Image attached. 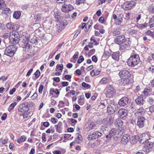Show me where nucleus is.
Here are the masks:
<instances>
[{
  "label": "nucleus",
  "mask_w": 154,
  "mask_h": 154,
  "mask_svg": "<svg viewBox=\"0 0 154 154\" xmlns=\"http://www.w3.org/2000/svg\"><path fill=\"white\" fill-rule=\"evenodd\" d=\"M86 24L85 23H82V25H80L79 26V28L81 29H83L85 27V28H86Z\"/></svg>",
  "instance_id": "56"
},
{
  "label": "nucleus",
  "mask_w": 154,
  "mask_h": 154,
  "mask_svg": "<svg viewBox=\"0 0 154 154\" xmlns=\"http://www.w3.org/2000/svg\"><path fill=\"white\" fill-rule=\"evenodd\" d=\"M82 85L83 87L86 88H88L89 86H90L89 84H87L85 82H82Z\"/></svg>",
  "instance_id": "62"
},
{
  "label": "nucleus",
  "mask_w": 154,
  "mask_h": 154,
  "mask_svg": "<svg viewBox=\"0 0 154 154\" xmlns=\"http://www.w3.org/2000/svg\"><path fill=\"white\" fill-rule=\"evenodd\" d=\"M73 7L71 5L64 4L62 6L61 9L62 11L64 12H67L73 10Z\"/></svg>",
  "instance_id": "11"
},
{
  "label": "nucleus",
  "mask_w": 154,
  "mask_h": 154,
  "mask_svg": "<svg viewBox=\"0 0 154 154\" xmlns=\"http://www.w3.org/2000/svg\"><path fill=\"white\" fill-rule=\"evenodd\" d=\"M6 26L8 29L10 30H15L17 29V25L14 23L11 22L7 23L6 24Z\"/></svg>",
  "instance_id": "15"
},
{
  "label": "nucleus",
  "mask_w": 154,
  "mask_h": 154,
  "mask_svg": "<svg viewBox=\"0 0 154 154\" xmlns=\"http://www.w3.org/2000/svg\"><path fill=\"white\" fill-rule=\"evenodd\" d=\"M8 140L6 139L3 140L2 139H0V143H1L2 144H5L7 143Z\"/></svg>",
  "instance_id": "58"
},
{
  "label": "nucleus",
  "mask_w": 154,
  "mask_h": 154,
  "mask_svg": "<svg viewBox=\"0 0 154 154\" xmlns=\"http://www.w3.org/2000/svg\"><path fill=\"white\" fill-rule=\"evenodd\" d=\"M39 40L38 37L34 36L30 40V42L32 44H37Z\"/></svg>",
  "instance_id": "26"
},
{
  "label": "nucleus",
  "mask_w": 154,
  "mask_h": 154,
  "mask_svg": "<svg viewBox=\"0 0 154 154\" xmlns=\"http://www.w3.org/2000/svg\"><path fill=\"white\" fill-rule=\"evenodd\" d=\"M113 120L112 118H109L107 119L106 122L107 125H110L113 123Z\"/></svg>",
  "instance_id": "47"
},
{
  "label": "nucleus",
  "mask_w": 154,
  "mask_h": 154,
  "mask_svg": "<svg viewBox=\"0 0 154 154\" xmlns=\"http://www.w3.org/2000/svg\"><path fill=\"white\" fill-rule=\"evenodd\" d=\"M146 35H150L152 37H154V32H152L150 30H148L146 32Z\"/></svg>",
  "instance_id": "45"
},
{
  "label": "nucleus",
  "mask_w": 154,
  "mask_h": 154,
  "mask_svg": "<svg viewBox=\"0 0 154 154\" xmlns=\"http://www.w3.org/2000/svg\"><path fill=\"white\" fill-rule=\"evenodd\" d=\"M90 40L92 44H94V45H97V42L95 39L93 38V37H92L91 38Z\"/></svg>",
  "instance_id": "53"
},
{
  "label": "nucleus",
  "mask_w": 154,
  "mask_h": 154,
  "mask_svg": "<svg viewBox=\"0 0 154 154\" xmlns=\"http://www.w3.org/2000/svg\"><path fill=\"white\" fill-rule=\"evenodd\" d=\"M105 90V94L107 98L112 97L116 93V91L113 86L110 85L107 86Z\"/></svg>",
  "instance_id": "4"
},
{
  "label": "nucleus",
  "mask_w": 154,
  "mask_h": 154,
  "mask_svg": "<svg viewBox=\"0 0 154 154\" xmlns=\"http://www.w3.org/2000/svg\"><path fill=\"white\" fill-rule=\"evenodd\" d=\"M19 37L14 38L10 39V41L13 44H17L18 43L20 40Z\"/></svg>",
  "instance_id": "36"
},
{
  "label": "nucleus",
  "mask_w": 154,
  "mask_h": 154,
  "mask_svg": "<svg viewBox=\"0 0 154 154\" xmlns=\"http://www.w3.org/2000/svg\"><path fill=\"white\" fill-rule=\"evenodd\" d=\"M51 121L54 124H56L58 122L57 119L55 118H52L51 119Z\"/></svg>",
  "instance_id": "57"
},
{
  "label": "nucleus",
  "mask_w": 154,
  "mask_h": 154,
  "mask_svg": "<svg viewBox=\"0 0 154 154\" xmlns=\"http://www.w3.org/2000/svg\"><path fill=\"white\" fill-rule=\"evenodd\" d=\"M17 104V103L16 102H14L12 103L10 105L8 109V110L9 112H10L11 110L14 109V107H15Z\"/></svg>",
  "instance_id": "34"
},
{
  "label": "nucleus",
  "mask_w": 154,
  "mask_h": 154,
  "mask_svg": "<svg viewBox=\"0 0 154 154\" xmlns=\"http://www.w3.org/2000/svg\"><path fill=\"white\" fill-rule=\"evenodd\" d=\"M118 113L119 117L121 118H123L127 115V111L125 109H119Z\"/></svg>",
  "instance_id": "14"
},
{
  "label": "nucleus",
  "mask_w": 154,
  "mask_h": 154,
  "mask_svg": "<svg viewBox=\"0 0 154 154\" xmlns=\"http://www.w3.org/2000/svg\"><path fill=\"white\" fill-rule=\"evenodd\" d=\"M150 134L148 133H144L142 134L140 137V142L141 143H144L150 139Z\"/></svg>",
  "instance_id": "8"
},
{
  "label": "nucleus",
  "mask_w": 154,
  "mask_h": 154,
  "mask_svg": "<svg viewBox=\"0 0 154 154\" xmlns=\"http://www.w3.org/2000/svg\"><path fill=\"white\" fill-rule=\"evenodd\" d=\"M108 81V79L106 78H104L101 80L100 82L102 84H105L107 83Z\"/></svg>",
  "instance_id": "43"
},
{
  "label": "nucleus",
  "mask_w": 154,
  "mask_h": 154,
  "mask_svg": "<svg viewBox=\"0 0 154 154\" xmlns=\"http://www.w3.org/2000/svg\"><path fill=\"white\" fill-rule=\"evenodd\" d=\"M84 60V58L82 55L80 56L78 61L77 62L79 63H80Z\"/></svg>",
  "instance_id": "52"
},
{
  "label": "nucleus",
  "mask_w": 154,
  "mask_h": 154,
  "mask_svg": "<svg viewBox=\"0 0 154 154\" xmlns=\"http://www.w3.org/2000/svg\"><path fill=\"white\" fill-rule=\"evenodd\" d=\"M71 137V135L70 134H65L64 136V137L66 140L71 139L73 138V137H72L70 138Z\"/></svg>",
  "instance_id": "51"
},
{
  "label": "nucleus",
  "mask_w": 154,
  "mask_h": 154,
  "mask_svg": "<svg viewBox=\"0 0 154 154\" xmlns=\"http://www.w3.org/2000/svg\"><path fill=\"white\" fill-rule=\"evenodd\" d=\"M19 35L17 32L15 31H12L10 33V39L14 38H16L19 37Z\"/></svg>",
  "instance_id": "20"
},
{
  "label": "nucleus",
  "mask_w": 154,
  "mask_h": 154,
  "mask_svg": "<svg viewBox=\"0 0 154 154\" xmlns=\"http://www.w3.org/2000/svg\"><path fill=\"white\" fill-rule=\"evenodd\" d=\"M44 88V86L43 85H41L38 89V92L39 93H42Z\"/></svg>",
  "instance_id": "61"
},
{
  "label": "nucleus",
  "mask_w": 154,
  "mask_h": 154,
  "mask_svg": "<svg viewBox=\"0 0 154 154\" xmlns=\"http://www.w3.org/2000/svg\"><path fill=\"white\" fill-rule=\"evenodd\" d=\"M144 111V109L142 107L139 109L135 112V114L136 116H138L142 115Z\"/></svg>",
  "instance_id": "31"
},
{
  "label": "nucleus",
  "mask_w": 154,
  "mask_h": 154,
  "mask_svg": "<svg viewBox=\"0 0 154 154\" xmlns=\"http://www.w3.org/2000/svg\"><path fill=\"white\" fill-rule=\"evenodd\" d=\"M119 53L118 52L113 53L112 55V58L114 60L118 61L119 59Z\"/></svg>",
  "instance_id": "25"
},
{
  "label": "nucleus",
  "mask_w": 154,
  "mask_h": 154,
  "mask_svg": "<svg viewBox=\"0 0 154 154\" xmlns=\"http://www.w3.org/2000/svg\"><path fill=\"white\" fill-rule=\"evenodd\" d=\"M153 147V143L148 142L144 146L143 150L146 153H148L150 152Z\"/></svg>",
  "instance_id": "9"
},
{
  "label": "nucleus",
  "mask_w": 154,
  "mask_h": 154,
  "mask_svg": "<svg viewBox=\"0 0 154 154\" xmlns=\"http://www.w3.org/2000/svg\"><path fill=\"white\" fill-rule=\"evenodd\" d=\"M147 101L151 104H154V100L151 97H149L148 98Z\"/></svg>",
  "instance_id": "49"
},
{
  "label": "nucleus",
  "mask_w": 154,
  "mask_h": 154,
  "mask_svg": "<svg viewBox=\"0 0 154 154\" xmlns=\"http://www.w3.org/2000/svg\"><path fill=\"white\" fill-rule=\"evenodd\" d=\"M29 35L24 33L21 37L22 39L21 46L23 48L26 49L27 51L30 50L32 48V45L29 43Z\"/></svg>",
  "instance_id": "2"
},
{
  "label": "nucleus",
  "mask_w": 154,
  "mask_h": 154,
  "mask_svg": "<svg viewBox=\"0 0 154 154\" xmlns=\"http://www.w3.org/2000/svg\"><path fill=\"white\" fill-rule=\"evenodd\" d=\"M62 125V123L61 122H59L58 123V124L55 125V127L56 129H57L58 128H61Z\"/></svg>",
  "instance_id": "48"
},
{
  "label": "nucleus",
  "mask_w": 154,
  "mask_h": 154,
  "mask_svg": "<svg viewBox=\"0 0 154 154\" xmlns=\"http://www.w3.org/2000/svg\"><path fill=\"white\" fill-rule=\"evenodd\" d=\"M84 98L83 96H80L78 100V103L80 105H82L84 103Z\"/></svg>",
  "instance_id": "32"
},
{
  "label": "nucleus",
  "mask_w": 154,
  "mask_h": 154,
  "mask_svg": "<svg viewBox=\"0 0 154 154\" xmlns=\"http://www.w3.org/2000/svg\"><path fill=\"white\" fill-rule=\"evenodd\" d=\"M107 104L108 103L106 101H103L101 102V104L100 105V106L103 109L107 105Z\"/></svg>",
  "instance_id": "44"
},
{
  "label": "nucleus",
  "mask_w": 154,
  "mask_h": 154,
  "mask_svg": "<svg viewBox=\"0 0 154 154\" xmlns=\"http://www.w3.org/2000/svg\"><path fill=\"white\" fill-rule=\"evenodd\" d=\"M10 35V33L6 32L3 35V37L5 38H7Z\"/></svg>",
  "instance_id": "63"
},
{
  "label": "nucleus",
  "mask_w": 154,
  "mask_h": 154,
  "mask_svg": "<svg viewBox=\"0 0 154 154\" xmlns=\"http://www.w3.org/2000/svg\"><path fill=\"white\" fill-rule=\"evenodd\" d=\"M149 111L151 113L154 112V105H152L151 106H150L149 108Z\"/></svg>",
  "instance_id": "60"
},
{
  "label": "nucleus",
  "mask_w": 154,
  "mask_h": 154,
  "mask_svg": "<svg viewBox=\"0 0 154 154\" xmlns=\"http://www.w3.org/2000/svg\"><path fill=\"white\" fill-rule=\"evenodd\" d=\"M21 14V12L20 11L15 12L13 14V17L16 19H18L20 18Z\"/></svg>",
  "instance_id": "30"
},
{
  "label": "nucleus",
  "mask_w": 154,
  "mask_h": 154,
  "mask_svg": "<svg viewBox=\"0 0 154 154\" xmlns=\"http://www.w3.org/2000/svg\"><path fill=\"white\" fill-rule=\"evenodd\" d=\"M64 28L60 24L57 25L56 32H60L62 31Z\"/></svg>",
  "instance_id": "37"
},
{
  "label": "nucleus",
  "mask_w": 154,
  "mask_h": 154,
  "mask_svg": "<svg viewBox=\"0 0 154 154\" xmlns=\"http://www.w3.org/2000/svg\"><path fill=\"white\" fill-rule=\"evenodd\" d=\"M128 103V99L127 97L122 98L119 101L118 104L121 106H125Z\"/></svg>",
  "instance_id": "13"
},
{
  "label": "nucleus",
  "mask_w": 154,
  "mask_h": 154,
  "mask_svg": "<svg viewBox=\"0 0 154 154\" xmlns=\"http://www.w3.org/2000/svg\"><path fill=\"white\" fill-rule=\"evenodd\" d=\"M93 44L91 42H89L88 45H86L84 48V49L85 50L88 51L89 49L88 48H91L93 47Z\"/></svg>",
  "instance_id": "42"
},
{
  "label": "nucleus",
  "mask_w": 154,
  "mask_h": 154,
  "mask_svg": "<svg viewBox=\"0 0 154 154\" xmlns=\"http://www.w3.org/2000/svg\"><path fill=\"white\" fill-rule=\"evenodd\" d=\"M149 26L150 28L154 26V16H153L150 19L149 22Z\"/></svg>",
  "instance_id": "35"
},
{
  "label": "nucleus",
  "mask_w": 154,
  "mask_h": 154,
  "mask_svg": "<svg viewBox=\"0 0 154 154\" xmlns=\"http://www.w3.org/2000/svg\"><path fill=\"white\" fill-rule=\"evenodd\" d=\"M27 137L25 135H22L20 138H18L17 140V142L19 143H20L24 141L26 139Z\"/></svg>",
  "instance_id": "27"
},
{
  "label": "nucleus",
  "mask_w": 154,
  "mask_h": 154,
  "mask_svg": "<svg viewBox=\"0 0 154 154\" xmlns=\"http://www.w3.org/2000/svg\"><path fill=\"white\" fill-rule=\"evenodd\" d=\"M17 48L14 45H11L7 47L5 51L4 54L10 57H12L17 50Z\"/></svg>",
  "instance_id": "5"
},
{
  "label": "nucleus",
  "mask_w": 154,
  "mask_h": 154,
  "mask_svg": "<svg viewBox=\"0 0 154 154\" xmlns=\"http://www.w3.org/2000/svg\"><path fill=\"white\" fill-rule=\"evenodd\" d=\"M40 74V72L39 70H38L35 73L34 75L36 78H38Z\"/></svg>",
  "instance_id": "54"
},
{
  "label": "nucleus",
  "mask_w": 154,
  "mask_h": 154,
  "mask_svg": "<svg viewBox=\"0 0 154 154\" xmlns=\"http://www.w3.org/2000/svg\"><path fill=\"white\" fill-rule=\"evenodd\" d=\"M148 25V23H145L143 24H138L137 25V27L140 29H142L143 28L146 27Z\"/></svg>",
  "instance_id": "38"
},
{
  "label": "nucleus",
  "mask_w": 154,
  "mask_h": 154,
  "mask_svg": "<svg viewBox=\"0 0 154 154\" xmlns=\"http://www.w3.org/2000/svg\"><path fill=\"white\" fill-rule=\"evenodd\" d=\"M111 105H109L107 107V112L110 115L112 114L115 112V108Z\"/></svg>",
  "instance_id": "22"
},
{
  "label": "nucleus",
  "mask_w": 154,
  "mask_h": 154,
  "mask_svg": "<svg viewBox=\"0 0 154 154\" xmlns=\"http://www.w3.org/2000/svg\"><path fill=\"white\" fill-rule=\"evenodd\" d=\"M123 124V122L121 120L117 119L114 122V125L118 127H121Z\"/></svg>",
  "instance_id": "21"
},
{
  "label": "nucleus",
  "mask_w": 154,
  "mask_h": 154,
  "mask_svg": "<svg viewBox=\"0 0 154 154\" xmlns=\"http://www.w3.org/2000/svg\"><path fill=\"white\" fill-rule=\"evenodd\" d=\"M30 105L27 102H25L19 106L18 110L21 112L24 113L28 112L29 110Z\"/></svg>",
  "instance_id": "6"
},
{
  "label": "nucleus",
  "mask_w": 154,
  "mask_h": 154,
  "mask_svg": "<svg viewBox=\"0 0 154 154\" xmlns=\"http://www.w3.org/2000/svg\"><path fill=\"white\" fill-rule=\"evenodd\" d=\"M41 15L40 14H38L35 15L34 17V20L35 22L39 21L41 19Z\"/></svg>",
  "instance_id": "40"
},
{
  "label": "nucleus",
  "mask_w": 154,
  "mask_h": 154,
  "mask_svg": "<svg viewBox=\"0 0 154 154\" xmlns=\"http://www.w3.org/2000/svg\"><path fill=\"white\" fill-rule=\"evenodd\" d=\"M86 127L87 130L90 131L95 128L96 125L94 122H91L87 123L86 125Z\"/></svg>",
  "instance_id": "16"
},
{
  "label": "nucleus",
  "mask_w": 154,
  "mask_h": 154,
  "mask_svg": "<svg viewBox=\"0 0 154 154\" xmlns=\"http://www.w3.org/2000/svg\"><path fill=\"white\" fill-rule=\"evenodd\" d=\"M97 138H98V136L97 135V132L96 131L93 132L88 136V139L91 140L93 139H96Z\"/></svg>",
  "instance_id": "23"
},
{
  "label": "nucleus",
  "mask_w": 154,
  "mask_h": 154,
  "mask_svg": "<svg viewBox=\"0 0 154 154\" xmlns=\"http://www.w3.org/2000/svg\"><path fill=\"white\" fill-rule=\"evenodd\" d=\"M145 119L143 116H140L138 118L137 125L139 128H142L144 126Z\"/></svg>",
  "instance_id": "12"
},
{
  "label": "nucleus",
  "mask_w": 154,
  "mask_h": 154,
  "mask_svg": "<svg viewBox=\"0 0 154 154\" xmlns=\"http://www.w3.org/2000/svg\"><path fill=\"white\" fill-rule=\"evenodd\" d=\"M95 52V49H93L91 50L88 52V54L90 55H92L94 54Z\"/></svg>",
  "instance_id": "55"
},
{
  "label": "nucleus",
  "mask_w": 154,
  "mask_h": 154,
  "mask_svg": "<svg viewBox=\"0 0 154 154\" xmlns=\"http://www.w3.org/2000/svg\"><path fill=\"white\" fill-rule=\"evenodd\" d=\"M6 4L3 0H0V10H2L6 7Z\"/></svg>",
  "instance_id": "39"
},
{
  "label": "nucleus",
  "mask_w": 154,
  "mask_h": 154,
  "mask_svg": "<svg viewBox=\"0 0 154 154\" xmlns=\"http://www.w3.org/2000/svg\"><path fill=\"white\" fill-rule=\"evenodd\" d=\"M115 131V129L114 128L112 129L109 132V135L110 136V137L111 136H114V132Z\"/></svg>",
  "instance_id": "50"
},
{
  "label": "nucleus",
  "mask_w": 154,
  "mask_h": 154,
  "mask_svg": "<svg viewBox=\"0 0 154 154\" xmlns=\"http://www.w3.org/2000/svg\"><path fill=\"white\" fill-rule=\"evenodd\" d=\"M136 4V3L133 1L127 2L122 5V8L125 10H129L132 8Z\"/></svg>",
  "instance_id": "7"
},
{
  "label": "nucleus",
  "mask_w": 154,
  "mask_h": 154,
  "mask_svg": "<svg viewBox=\"0 0 154 154\" xmlns=\"http://www.w3.org/2000/svg\"><path fill=\"white\" fill-rule=\"evenodd\" d=\"M123 18L121 16H118L117 18L115 20L116 24L117 25H120L122 23Z\"/></svg>",
  "instance_id": "24"
},
{
  "label": "nucleus",
  "mask_w": 154,
  "mask_h": 154,
  "mask_svg": "<svg viewBox=\"0 0 154 154\" xmlns=\"http://www.w3.org/2000/svg\"><path fill=\"white\" fill-rule=\"evenodd\" d=\"M63 28L67 25V22L66 20H64L60 23Z\"/></svg>",
  "instance_id": "46"
},
{
  "label": "nucleus",
  "mask_w": 154,
  "mask_h": 154,
  "mask_svg": "<svg viewBox=\"0 0 154 154\" xmlns=\"http://www.w3.org/2000/svg\"><path fill=\"white\" fill-rule=\"evenodd\" d=\"M92 60L94 62H96L97 61V59L96 56L94 55L92 57Z\"/></svg>",
  "instance_id": "64"
},
{
  "label": "nucleus",
  "mask_w": 154,
  "mask_h": 154,
  "mask_svg": "<svg viewBox=\"0 0 154 154\" xmlns=\"http://www.w3.org/2000/svg\"><path fill=\"white\" fill-rule=\"evenodd\" d=\"M140 62L139 55L135 54L131 55L128 60V64L129 66L134 67Z\"/></svg>",
  "instance_id": "3"
},
{
  "label": "nucleus",
  "mask_w": 154,
  "mask_h": 154,
  "mask_svg": "<svg viewBox=\"0 0 154 154\" xmlns=\"http://www.w3.org/2000/svg\"><path fill=\"white\" fill-rule=\"evenodd\" d=\"M121 130L115 129L114 136L117 137H119L122 134Z\"/></svg>",
  "instance_id": "33"
},
{
  "label": "nucleus",
  "mask_w": 154,
  "mask_h": 154,
  "mask_svg": "<svg viewBox=\"0 0 154 154\" xmlns=\"http://www.w3.org/2000/svg\"><path fill=\"white\" fill-rule=\"evenodd\" d=\"M114 42L116 44L120 45L119 50L123 51L128 48L131 43V41L129 38H125L124 35L117 36L115 39Z\"/></svg>",
  "instance_id": "1"
},
{
  "label": "nucleus",
  "mask_w": 154,
  "mask_h": 154,
  "mask_svg": "<svg viewBox=\"0 0 154 154\" xmlns=\"http://www.w3.org/2000/svg\"><path fill=\"white\" fill-rule=\"evenodd\" d=\"M104 18L103 17H101L99 19V21L101 23H103L104 22Z\"/></svg>",
  "instance_id": "59"
},
{
  "label": "nucleus",
  "mask_w": 154,
  "mask_h": 154,
  "mask_svg": "<svg viewBox=\"0 0 154 154\" xmlns=\"http://www.w3.org/2000/svg\"><path fill=\"white\" fill-rule=\"evenodd\" d=\"M133 82V79H132L125 78L121 80L122 84L125 85L130 84L132 83Z\"/></svg>",
  "instance_id": "18"
},
{
  "label": "nucleus",
  "mask_w": 154,
  "mask_h": 154,
  "mask_svg": "<svg viewBox=\"0 0 154 154\" xmlns=\"http://www.w3.org/2000/svg\"><path fill=\"white\" fill-rule=\"evenodd\" d=\"M136 103L139 105L141 106L143 104V99L142 96H140L138 97L135 100Z\"/></svg>",
  "instance_id": "19"
},
{
  "label": "nucleus",
  "mask_w": 154,
  "mask_h": 154,
  "mask_svg": "<svg viewBox=\"0 0 154 154\" xmlns=\"http://www.w3.org/2000/svg\"><path fill=\"white\" fill-rule=\"evenodd\" d=\"M119 75L122 79L128 78L131 75L129 72L126 70H123L120 71L119 73Z\"/></svg>",
  "instance_id": "10"
},
{
  "label": "nucleus",
  "mask_w": 154,
  "mask_h": 154,
  "mask_svg": "<svg viewBox=\"0 0 154 154\" xmlns=\"http://www.w3.org/2000/svg\"><path fill=\"white\" fill-rule=\"evenodd\" d=\"M129 34L131 35H134L137 34V31L134 29H130L128 30Z\"/></svg>",
  "instance_id": "41"
},
{
  "label": "nucleus",
  "mask_w": 154,
  "mask_h": 154,
  "mask_svg": "<svg viewBox=\"0 0 154 154\" xmlns=\"http://www.w3.org/2000/svg\"><path fill=\"white\" fill-rule=\"evenodd\" d=\"M130 138L129 134H126L124 135L121 139V143L123 144H126L130 139Z\"/></svg>",
  "instance_id": "17"
},
{
  "label": "nucleus",
  "mask_w": 154,
  "mask_h": 154,
  "mask_svg": "<svg viewBox=\"0 0 154 154\" xmlns=\"http://www.w3.org/2000/svg\"><path fill=\"white\" fill-rule=\"evenodd\" d=\"M151 89L149 88H145L143 91V93L144 96L148 95L151 92Z\"/></svg>",
  "instance_id": "29"
},
{
  "label": "nucleus",
  "mask_w": 154,
  "mask_h": 154,
  "mask_svg": "<svg viewBox=\"0 0 154 154\" xmlns=\"http://www.w3.org/2000/svg\"><path fill=\"white\" fill-rule=\"evenodd\" d=\"M11 11L8 8H6L4 9L2 12V14L6 15L8 16L10 14Z\"/></svg>",
  "instance_id": "28"
}]
</instances>
